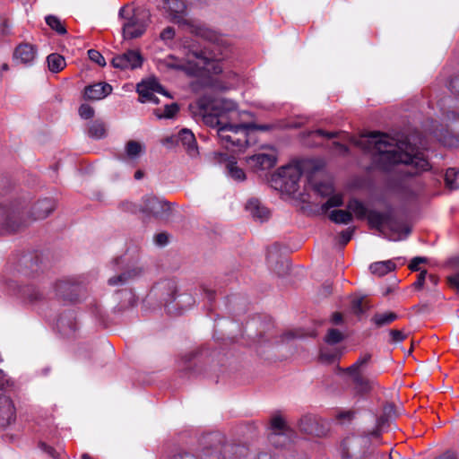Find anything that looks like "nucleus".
I'll use <instances>...</instances> for the list:
<instances>
[{"label":"nucleus","instance_id":"1","mask_svg":"<svg viewBox=\"0 0 459 459\" xmlns=\"http://www.w3.org/2000/svg\"><path fill=\"white\" fill-rule=\"evenodd\" d=\"M371 153L374 162L382 169L389 170L393 165L405 164L415 169V173L427 171L430 166L415 146L407 142H397L386 134H372L359 143Z\"/></svg>","mask_w":459,"mask_h":459},{"label":"nucleus","instance_id":"2","mask_svg":"<svg viewBox=\"0 0 459 459\" xmlns=\"http://www.w3.org/2000/svg\"><path fill=\"white\" fill-rule=\"evenodd\" d=\"M347 209L357 219L367 218L369 226L379 231L380 235L392 241H399L407 238L411 233V228L395 218L392 212H380L376 210H368L366 205L358 199H351L347 204Z\"/></svg>","mask_w":459,"mask_h":459},{"label":"nucleus","instance_id":"3","mask_svg":"<svg viewBox=\"0 0 459 459\" xmlns=\"http://www.w3.org/2000/svg\"><path fill=\"white\" fill-rule=\"evenodd\" d=\"M157 65L159 70L162 72L168 70L183 71L190 75H195L201 70H213L216 74L221 72L218 64H214L212 56L205 50L198 48L189 49L183 60L169 55L163 59H159Z\"/></svg>","mask_w":459,"mask_h":459},{"label":"nucleus","instance_id":"4","mask_svg":"<svg viewBox=\"0 0 459 459\" xmlns=\"http://www.w3.org/2000/svg\"><path fill=\"white\" fill-rule=\"evenodd\" d=\"M118 15L124 19L122 30L125 39L141 37L144 33L151 17L150 12L147 10L136 9L129 13L126 7L119 10Z\"/></svg>","mask_w":459,"mask_h":459},{"label":"nucleus","instance_id":"5","mask_svg":"<svg viewBox=\"0 0 459 459\" xmlns=\"http://www.w3.org/2000/svg\"><path fill=\"white\" fill-rule=\"evenodd\" d=\"M302 176L300 164H289L278 169L272 176V183L275 189L289 195L299 190V183Z\"/></svg>","mask_w":459,"mask_h":459},{"label":"nucleus","instance_id":"6","mask_svg":"<svg viewBox=\"0 0 459 459\" xmlns=\"http://www.w3.org/2000/svg\"><path fill=\"white\" fill-rule=\"evenodd\" d=\"M370 439L368 436H349L345 437L339 447L342 459H360L366 456Z\"/></svg>","mask_w":459,"mask_h":459},{"label":"nucleus","instance_id":"7","mask_svg":"<svg viewBox=\"0 0 459 459\" xmlns=\"http://www.w3.org/2000/svg\"><path fill=\"white\" fill-rule=\"evenodd\" d=\"M250 127L251 125L249 124L233 125L227 123L218 128L217 134L221 144L225 148L242 147L247 140L237 138L235 135L240 132H246Z\"/></svg>","mask_w":459,"mask_h":459},{"label":"nucleus","instance_id":"8","mask_svg":"<svg viewBox=\"0 0 459 459\" xmlns=\"http://www.w3.org/2000/svg\"><path fill=\"white\" fill-rule=\"evenodd\" d=\"M141 212L157 219H167L171 212L169 203L152 195H144L141 200Z\"/></svg>","mask_w":459,"mask_h":459},{"label":"nucleus","instance_id":"9","mask_svg":"<svg viewBox=\"0 0 459 459\" xmlns=\"http://www.w3.org/2000/svg\"><path fill=\"white\" fill-rule=\"evenodd\" d=\"M271 427L273 432L270 434L269 439L274 446H286L293 439L295 436V432L280 416H276L272 419Z\"/></svg>","mask_w":459,"mask_h":459},{"label":"nucleus","instance_id":"10","mask_svg":"<svg viewBox=\"0 0 459 459\" xmlns=\"http://www.w3.org/2000/svg\"><path fill=\"white\" fill-rule=\"evenodd\" d=\"M136 91L139 94V101L142 103L152 102L159 103L155 93L162 94L168 98H171L170 94L164 90L160 83L155 78H150L137 84Z\"/></svg>","mask_w":459,"mask_h":459},{"label":"nucleus","instance_id":"11","mask_svg":"<svg viewBox=\"0 0 459 459\" xmlns=\"http://www.w3.org/2000/svg\"><path fill=\"white\" fill-rule=\"evenodd\" d=\"M212 109L219 110L215 114H205L204 115V121L205 124L212 127H217V129L223 126L225 123L221 120V117L223 113L233 112L236 109L235 102L229 100H218L211 104Z\"/></svg>","mask_w":459,"mask_h":459},{"label":"nucleus","instance_id":"12","mask_svg":"<svg viewBox=\"0 0 459 459\" xmlns=\"http://www.w3.org/2000/svg\"><path fill=\"white\" fill-rule=\"evenodd\" d=\"M143 62V58L138 50H127L123 54L115 56L111 60L112 65L121 70L139 68Z\"/></svg>","mask_w":459,"mask_h":459},{"label":"nucleus","instance_id":"13","mask_svg":"<svg viewBox=\"0 0 459 459\" xmlns=\"http://www.w3.org/2000/svg\"><path fill=\"white\" fill-rule=\"evenodd\" d=\"M162 9L170 21L176 23L186 22V5L181 0H163Z\"/></svg>","mask_w":459,"mask_h":459},{"label":"nucleus","instance_id":"14","mask_svg":"<svg viewBox=\"0 0 459 459\" xmlns=\"http://www.w3.org/2000/svg\"><path fill=\"white\" fill-rule=\"evenodd\" d=\"M167 142L181 144L192 157L195 156L198 152L195 137L186 128L181 129L177 135L168 138Z\"/></svg>","mask_w":459,"mask_h":459},{"label":"nucleus","instance_id":"15","mask_svg":"<svg viewBox=\"0 0 459 459\" xmlns=\"http://www.w3.org/2000/svg\"><path fill=\"white\" fill-rule=\"evenodd\" d=\"M37 58V48L30 43L20 44L13 52V61L23 65H32Z\"/></svg>","mask_w":459,"mask_h":459},{"label":"nucleus","instance_id":"16","mask_svg":"<svg viewBox=\"0 0 459 459\" xmlns=\"http://www.w3.org/2000/svg\"><path fill=\"white\" fill-rule=\"evenodd\" d=\"M16 410L13 401L5 395L0 396V426L5 428L15 421Z\"/></svg>","mask_w":459,"mask_h":459},{"label":"nucleus","instance_id":"17","mask_svg":"<svg viewBox=\"0 0 459 459\" xmlns=\"http://www.w3.org/2000/svg\"><path fill=\"white\" fill-rule=\"evenodd\" d=\"M112 92V86L105 82L93 83L84 88L83 98L87 100H100Z\"/></svg>","mask_w":459,"mask_h":459},{"label":"nucleus","instance_id":"18","mask_svg":"<svg viewBox=\"0 0 459 459\" xmlns=\"http://www.w3.org/2000/svg\"><path fill=\"white\" fill-rule=\"evenodd\" d=\"M351 378L354 391L359 394H365L372 391L377 385L374 378L364 376V373H348Z\"/></svg>","mask_w":459,"mask_h":459},{"label":"nucleus","instance_id":"19","mask_svg":"<svg viewBox=\"0 0 459 459\" xmlns=\"http://www.w3.org/2000/svg\"><path fill=\"white\" fill-rule=\"evenodd\" d=\"M78 286L68 281L60 280L53 285L54 295L65 300L75 301L77 300L76 290Z\"/></svg>","mask_w":459,"mask_h":459},{"label":"nucleus","instance_id":"20","mask_svg":"<svg viewBox=\"0 0 459 459\" xmlns=\"http://www.w3.org/2000/svg\"><path fill=\"white\" fill-rule=\"evenodd\" d=\"M277 159L274 154L257 153L247 159V164L255 170H265L276 164Z\"/></svg>","mask_w":459,"mask_h":459},{"label":"nucleus","instance_id":"21","mask_svg":"<svg viewBox=\"0 0 459 459\" xmlns=\"http://www.w3.org/2000/svg\"><path fill=\"white\" fill-rule=\"evenodd\" d=\"M173 459H222L221 450L219 446L214 447H204L198 451L195 455L191 454H178L176 455Z\"/></svg>","mask_w":459,"mask_h":459},{"label":"nucleus","instance_id":"22","mask_svg":"<svg viewBox=\"0 0 459 459\" xmlns=\"http://www.w3.org/2000/svg\"><path fill=\"white\" fill-rule=\"evenodd\" d=\"M246 209L255 220L261 222L268 220L270 216L269 210L258 199L252 198L248 200Z\"/></svg>","mask_w":459,"mask_h":459},{"label":"nucleus","instance_id":"23","mask_svg":"<svg viewBox=\"0 0 459 459\" xmlns=\"http://www.w3.org/2000/svg\"><path fill=\"white\" fill-rule=\"evenodd\" d=\"M56 208L55 201L51 198H45L38 201L33 208L32 214L35 220L45 219Z\"/></svg>","mask_w":459,"mask_h":459},{"label":"nucleus","instance_id":"24","mask_svg":"<svg viewBox=\"0 0 459 459\" xmlns=\"http://www.w3.org/2000/svg\"><path fill=\"white\" fill-rule=\"evenodd\" d=\"M143 273V270L139 266H134L132 268H127L125 272L118 274L117 276H114L108 279V284L110 286H122L128 282L130 280H133Z\"/></svg>","mask_w":459,"mask_h":459},{"label":"nucleus","instance_id":"25","mask_svg":"<svg viewBox=\"0 0 459 459\" xmlns=\"http://www.w3.org/2000/svg\"><path fill=\"white\" fill-rule=\"evenodd\" d=\"M20 292L22 298L30 303L39 301L46 295V291L41 290L39 287L35 284H28L22 287Z\"/></svg>","mask_w":459,"mask_h":459},{"label":"nucleus","instance_id":"26","mask_svg":"<svg viewBox=\"0 0 459 459\" xmlns=\"http://www.w3.org/2000/svg\"><path fill=\"white\" fill-rule=\"evenodd\" d=\"M14 215L5 207H0V227L3 230L13 232L18 230V225L13 221Z\"/></svg>","mask_w":459,"mask_h":459},{"label":"nucleus","instance_id":"27","mask_svg":"<svg viewBox=\"0 0 459 459\" xmlns=\"http://www.w3.org/2000/svg\"><path fill=\"white\" fill-rule=\"evenodd\" d=\"M371 359L370 354H364L360 356L351 366L342 368L340 367H337V370L339 372H345V373H364L365 368L368 365Z\"/></svg>","mask_w":459,"mask_h":459},{"label":"nucleus","instance_id":"28","mask_svg":"<svg viewBox=\"0 0 459 459\" xmlns=\"http://www.w3.org/2000/svg\"><path fill=\"white\" fill-rule=\"evenodd\" d=\"M342 354V350L338 348L323 347L320 350L319 359L324 363L333 364L340 359Z\"/></svg>","mask_w":459,"mask_h":459},{"label":"nucleus","instance_id":"29","mask_svg":"<svg viewBox=\"0 0 459 459\" xmlns=\"http://www.w3.org/2000/svg\"><path fill=\"white\" fill-rule=\"evenodd\" d=\"M369 269L373 274L384 276L395 269V264L391 260L375 262L370 264Z\"/></svg>","mask_w":459,"mask_h":459},{"label":"nucleus","instance_id":"30","mask_svg":"<svg viewBox=\"0 0 459 459\" xmlns=\"http://www.w3.org/2000/svg\"><path fill=\"white\" fill-rule=\"evenodd\" d=\"M23 264L25 268L22 270V273L29 277L37 276L41 271V267L39 265V259L35 257H23Z\"/></svg>","mask_w":459,"mask_h":459},{"label":"nucleus","instance_id":"31","mask_svg":"<svg viewBox=\"0 0 459 459\" xmlns=\"http://www.w3.org/2000/svg\"><path fill=\"white\" fill-rule=\"evenodd\" d=\"M144 149L143 143L131 140L126 143L125 152L129 160H135L144 152Z\"/></svg>","mask_w":459,"mask_h":459},{"label":"nucleus","instance_id":"32","mask_svg":"<svg viewBox=\"0 0 459 459\" xmlns=\"http://www.w3.org/2000/svg\"><path fill=\"white\" fill-rule=\"evenodd\" d=\"M47 63L49 71H51L52 73L60 72L66 65L65 60L63 57V56L56 53L48 55L47 57Z\"/></svg>","mask_w":459,"mask_h":459},{"label":"nucleus","instance_id":"33","mask_svg":"<svg viewBox=\"0 0 459 459\" xmlns=\"http://www.w3.org/2000/svg\"><path fill=\"white\" fill-rule=\"evenodd\" d=\"M397 318L398 315L394 312L377 313L372 316L371 321L377 327H382L391 324Z\"/></svg>","mask_w":459,"mask_h":459},{"label":"nucleus","instance_id":"34","mask_svg":"<svg viewBox=\"0 0 459 459\" xmlns=\"http://www.w3.org/2000/svg\"><path fill=\"white\" fill-rule=\"evenodd\" d=\"M316 418L314 415H304L298 422L300 431L307 434H313L316 430Z\"/></svg>","mask_w":459,"mask_h":459},{"label":"nucleus","instance_id":"35","mask_svg":"<svg viewBox=\"0 0 459 459\" xmlns=\"http://www.w3.org/2000/svg\"><path fill=\"white\" fill-rule=\"evenodd\" d=\"M329 218L337 224H348L352 221V215L349 210H333L330 212Z\"/></svg>","mask_w":459,"mask_h":459},{"label":"nucleus","instance_id":"36","mask_svg":"<svg viewBox=\"0 0 459 459\" xmlns=\"http://www.w3.org/2000/svg\"><path fill=\"white\" fill-rule=\"evenodd\" d=\"M459 177V169L455 168H449L446 171L445 175V182L446 186L450 190H457L459 189V185L455 182L456 178Z\"/></svg>","mask_w":459,"mask_h":459},{"label":"nucleus","instance_id":"37","mask_svg":"<svg viewBox=\"0 0 459 459\" xmlns=\"http://www.w3.org/2000/svg\"><path fill=\"white\" fill-rule=\"evenodd\" d=\"M47 24L54 30H56L58 34H65L66 29L65 25L62 23L59 18L54 15H48L46 17Z\"/></svg>","mask_w":459,"mask_h":459},{"label":"nucleus","instance_id":"38","mask_svg":"<svg viewBox=\"0 0 459 459\" xmlns=\"http://www.w3.org/2000/svg\"><path fill=\"white\" fill-rule=\"evenodd\" d=\"M89 135L94 139H101L106 135V129L102 123L94 122L89 128Z\"/></svg>","mask_w":459,"mask_h":459},{"label":"nucleus","instance_id":"39","mask_svg":"<svg viewBox=\"0 0 459 459\" xmlns=\"http://www.w3.org/2000/svg\"><path fill=\"white\" fill-rule=\"evenodd\" d=\"M229 175L237 181H243L246 178L245 172L242 169L236 166L235 162H230L227 165Z\"/></svg>","mask_w":459,"mask_h":459},{"label":"nucleus","instance_id":"40","mask_svg":"<svg viewBox=\"0 0 459 459\" xmlns=\"http://www.w3.org/2000/svg\"><path fill=\"white\" fill-rule=\"evenodd\" d=\"M178 109L179 108L177 103H171L165 106L163 113L156 111L155 114L160 118H171L178 113Z\"/></svg>","mask_w":459,"mask_h":459},{"label":"nucleus","instance_id":"41","mask_svg":"<svg viewBox=\"0 0 459 459\" xmlns=\"http://www.w3.org/2000/svg\"><path fill=\"white\" fill-rule=\"evenodd\" d=\"M343 338L342 333L337 329H330L325 337L327 344L333 345L340 342Z\"/></svg>","mask_w":459,"mask_h":459},{"label":"nucleus","instance_id":"42","mask_svg":"<svg viewBox=\"0 0 459 459\" xmlns=\"http://www.w3.org/2000/svg\"><path fill=\"white\" fill-rule=\"evenodd\" d=\"M342 205V196L339 195H332L331 197H329L328 200L325 204H322L321 208H322L323 212H326L330 208L339 207Z\"/></svg>","mask_w":459,"mask_h":459},{"label":"nucleus","instance_id":"43","mask_svg":"<svg viewBox=\"0 0 459 459\" xmlns=\"http://www.w3.org/2000/svg\"><path fill=\"white\" fill-rule=\"evenodd\" d=\"M14 385V380L9 377L4 370L0 369V389L12 388Z\"/></svg>","mask_w":459,"mask_h":459},{"label":"nucleus","instance_id":"44","mask_svg":"<svg viewBox=\"0 0 459 459\" xmlns=\"http://www.w3.org/2000/svg\"><path fill=\"white\" fill-rule=\"evenodd\" d=\"M79 115L82 119H90L94 116V109L89 104L83 103L79 108Z\"/></svg>","mask_w":459,"mask_h":459},{"label":"nucleus","instance_id":"45","mask_svg":"<svg viewBox=\"0 0 459 459\" xmlns=\"http://www.w3.org/2000/svg\"><path fill=\"white\" fill-rule=\"evenodd\" d=\"M162 289L168 290V298H165L164 300L166 303L171 302L174 300V294L176 293L177 288L174 282L166 281L161 284Z\"/></svg>","mask_w":459,"mask_h":459},{"label":"nucleus","instance_id":"46","mask_svg":"<svg viewBox=\"0 0 459 459\" xmlns=\"http://www.w3.org/2000/svg\"><path fill=\"white\" fill-rule=\"evenodd\" d=\"M88 56L92 62L98 64L99 65H100V66L106 65L105 58L99 51H97L95 49H90L88 51Z\"/></svg>","mask_w":459,"mask_h":459},{"label":"nucleus","instance_id":"47","mask_svg":"<svg viewBox=\"0 0 459 459\" xmlns=\"http://www.w3.org/2000/svg\"><path fill=\"white\" fill-rule=\"evenodd\" d=\"M391 342H401L406 338V333L403 330H390L389 331Z\"/></svg>","mask_w":459,"mask_h":459},{"label":"nucleus","instance_id":"48","mask_svg":"<svg viewBox=\"0 0 459 459\" xmlns=\"http://www.w3.org/2000/svg\"><path fill=\"white\" fill-rule=\"evenodd\" d=\"M316 191L322 195H328L333 193V189L330 184L319 183L316 186Z\"/></svg>","mask_w":459,"mask_h":459},{"label":"nucleus","instance_id":"49","mask_svg":"<svg viewBox=\"0 0 459 459\" xmlns=\"http://www.w3.org/2000/svg\"><path fill=\"white\" fill-rule=\"evenodd\" d=\"M122 207L125 211L132 213L141 212V210L139 209L141 207V203L135 204L130 201H126L122 204Z\"/></svg>","mask_w":459,"mask_h":459},{"label":"nucleus","instance_id":"50","mask_svg":"<svg viewBox=\"0 0 459 459\" xmlns=\"http://www.w3.org/2000/svg\"><path fill=\"white\" fill-rule=\"evenodd\" d=\"M354 229H347L342 230L340 234V244L346 245L352 238Z\"/></svg>","mask_w":459,"mask_h":459},{"label":"nucleus","instance_id":"51","mask_svg":"<svg viewBox=\"0 0 459 459\" xmlns=\"http://www.w3.org/2000/svg\"><path fill=\"white\" fill-rule=\"evenodd\" d=\"M175 36V30L172 27H167L160 32V39L164 41L171 40Z\"/></svg>","mask_w":459,"mask_h":459},{"label":"nucleus","instance_id":"52","mask_svg":"<svg viewBox=\"0 0 459 459\" xmlns=\"http://www.w3.org/2000/svg\"><path fill=\"white\" fill-rule=\"evenodd\" d=\"M427 261V259L425 257H421V256H416L414 257L411 261V264L409 265V268L411 270V271H419L420 268H419V265L421 263H425Z\"/></svg>","mask_w":459,"mask_h":459},{"label":"nucleus","instance_id":"53","mask_svg":"<svg viewBox=\"0 0 459 459\" xmlns=\"http://www.w3.org/2000/svg\"><path fill=\"white\" fill-rule=\"evenodd\" d=\"M39 448L47 453L48 455H49L51 457L53 458H57L58 457V454L55 451V449L49 446H48L47 444L45 443H39Z\"/></svg>","mask_w":459,"mask_h":459},{"label":"nucleus","instance_id":"54","mask_svg":"<svg viewBox=\"0 0 459 459\" xmlns=\"http://www.w3.org/2000/svg\"><path fill=\"white\" fill-rule=\"evenodd\" d=\"M354 417V411H341L337 414V419L342 421H350Z\"/></svg>","mask_w":459,"mask_h":459},{"label":"nucleus","instance_id":"55","mask_svg":"<svg viewBox=\"0 0 459 459\" xmlns=\"http://www.w3.org/2000/svg\"><path fill=\"white\" fill-rule=\"evenodd\" d=\"M154 241L158 246H165L169 241L168 235L164 232L159 233L155 235Z\"/></svg>","mask_w":459,"mask_h":459},{"label":"nucleus","instance_id":"56","mask_svg":"<svg viewBox=\"0 0 459 459\" xmlns=\"http://www.w3.org/2000/svg\"><path fill=\"white\" fill-rule=\"evenodd\" d=\"M427 279V271L426 270H423L420 273V274L418 275V279L417 281L414 282V286L416 288H421Z\"/></svg>","mask_w":459,"mask_h":459},{"label":"nucleus","instance_id":"57","mask_svg":"<svg viewBox=\"0 0 459 459\" xmlns=\"http://www.w3.org/2000/svg\"><path fill=\"white\" fill-rule=\"evenodd\" d=\"M312 134L327 137V138H334L337 135L336 132H325L324 130L318 129L311 133Z\"/></svg>","mask_w":459,"mask_h":459},{"label":"nucleus","instance_id":"58","mask_svg":"<svg viewBox=\"0 0 459 459\" xmlns=\"http://www.w3.org/2000/svg\"><path fill=\"white\" fill-rule=\"evenodd\" d=\"M334 145V151L340 154H346L348 152V148L344 144H342L340 143H333Z\"/></svg>","mask_w":459,"mask_h":459},{"label":"nucleus","instance_id":"59","mask_svg":"<svg viewBox=\"0 0 459 459\" xmlns=\"http://www.w3.org/2000/svg\"><path fill=\"white\" fill-rule=\"evenodd\" d=\"M353 310L357 314L363 313L362 299H355L353 301Z\"/></svg>","mask_w":459,"mask_h":459},{"label":"nucleus","instance_id":"60","mask_svg":"<svg viewBox=\"0 0 459 459\" xmlns=\"http://www.w3.org/2000/svg\"><path fill=\"white\" fill-rule=\"evenodd\" d=\"M332 322L335 325H339L342 322V316L341 313H334L332 316Z\"/></svg>","mask_w":459,"mask_h":459},{"label":"nucleus","instance_id":"61","mask_svg":"<svg viewBox=\"0 0 459 459\" xmlns=\"http://www.w3.org/2000/svg\"><path fill=\"white\" fill-rule=\"evenodd\" d=\"M438 459H457V456L455 453L448 451L441 455Z\"/></svg>","mask_w":459,"mask_h":459},{"label":"nucleus","instance_id":"62","mask_svg":"<svg viewBox=\"0 0 459 459\" xmlns=\"http://www.w3.org/2000/svg\"><path fill=\"white\" fill-rule=\"evenodd\" d=\"M427 279L434 285L437 282V278L433 274L427 275Z\"/></svg>","mask_w":459,"mask_h":459},{"label":"nucleus","instance_id":"63","mask_svg":"<svg viewBox=\"0 0 459 459\" xmlns=\"http://www.w3.org/2000/svg\"><path fill=\"white\" fill-rule=\"evenodd\" d=\"M204 294L208 298L209 300H212L214 296V292L211 290H204Z\"/></svg>","mask_w":459,"mask_h":459},{"label":"nucleus","instance_id":"64","mask_svg":"<svg viewBox=\"0 0 459 459\" xmlns=\"http://www.w3.org/2000/svg\"><path fill=\"white\" fill-rule=\"evenodd\" d=\"M143 178V172L142 170H137L135 173H134V178L136 180H140Z\"/></svg>","mask_w":459,"mask_h":459}]
</instances>
